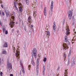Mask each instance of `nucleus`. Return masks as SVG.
<instances>
[{"label":"nucleus","instance_id":"nucleus-1","mask_svg":"<svg viewBox=\"0 0 76 76\" xmlns=\"http://www.w3.org/2000/svg\"><path fill=\"white\" fill-rule=\"evenodd\" d=\"M14 7L15 8L16 10V12H18V8L17 7L16 5L17 4L18 5V7L19 8V10L20 12H22L23 11V10L22 8V4L19 2H17V1H15L14 2Z\"/></svg>","mask_w":76,"mask_h":76},{"label":"nucleus","instance_id":"nucleus-2","mask_svg":"<svg viewBox=\"0 0 76 76\" xmlns=\"http://www.w3.org/2000/svg\"><path fill=\"white\" fill-rule=\"evenodd\" d=\"M11 22L10 23V25L11 28H13L15 26V22L13 21L15 20V17L14 16H12L11 17V19H10Z\"/></svg>","mask_w":76,"mask_h":76},{"label":"nucleus","instance_id":"nucleus-3","mask_svg":"<svg viewBox=\"0 0 76 76\" xmlns=\"http://www.w3.org/2000/svg\"><path fill=\"white\" fill-rule=\"evenodd\" d=\"M19 53H20V52L19 51V49L18 48L16 50V53H15V56L17 57V60L19 61L20 59V58H19Z\"/></svg>","mask_w":76,"mask_h":76},{"label":"nucleus","instance_id":"nucleus-4","mask_svg":"<svg viewBox=\"0 0 76 76\" xmlns=\"http://www.w3.org/2000/svg\"><path fill=\"white\" fill-rule=\"evenodd\" d=\"M37 50H36V48H34L33 50V53L35 58H37Z\"/></svg>","mask_w":76,"mask_h":76},{"label":"nucleus","instance_id":"nucleus-5","mask_svg":"<svg viewBox=\"0 0 76 76\" xmlns=\"http://www.w3.org/2000/svg\"><path fill=\"white\" fill-rule=\"evenodd\" d=\"M63 46L64 47V48H63L64 50L65 49V50H67L68 48H69V46L66 43H64Z\"/></svg>","mask_w":76,"mask_h":76},{"label":"nucleus","instance_id":"nucleus-6","mask_svg":"<svg viewBox=\"0 0 76 76\" xmlns=\"http://www.w3.org/2000/svg\"><path fill=\"white\" fill-rule=\"evenodd\" d=\"M73 12L71 11H69L68 13V18L69 19H70L72 18V14Z\"/></svg>","mask_w":76,"mask_h":76},{"label":"nucleus","instance_id":"nucleus-7","mask_svg":"<svg viewBox=\"0 0 76 76\" xmlns=\"http://www.w3.org/2000/svg\"><path fill=\"white\" fill-rule=\"evenodd\" d=\"M67 36H65V41L66 42L67 44H70V42L69 41V40L67 39Z\"/></svg>","mask_w":76,"mask_h":76},{"label":"nucleus","instance_id":"nucleus-8","mask_svg":"<svg viewBox=\"0 0 76 76\" xmlns=\"http://www.w3.org/2000/svg\"><path fill=\"white\" fill-rule=\"evenodd\" d=\"M53 4H54V2H53V1H51V4L50 6L51 12H53Z\"/></svg>","mask_w":76,"mask_h":76},{"label":"nucleus","instance_id":"nucleus-9","mask_svg":"<svg viewBox=\"0 0 76 76\" xmlns=\"http://www.w3.org/2000/svg\"><path fill=\"white\" fill-rule=\"evenodd\" d=\"M7 66L8 67V68H10V69H12V64L10 63H9L8 62L7 64Z\"/></svg>","mask_w":76,"mask_h":76},{"label":"nucleus","instance_id":"nucleus-10","mask_svg":"<svg viewBox=\"0 0 76 76\" xmlns=\"http://www.w3.org/2000/svg\"><path fill=\"white\" fill-rule=\"evenodd\" d=\"M5 13L6 14V16L7 17H8V16H10V12L8 11H5Z\"/></svg>","mask_w":76,"mask_h":76},{"label":"nucleus","instance_id":"nucleus-11","mask_svg":"<svg viewBox=\"0 0 76 76\" xmlns=\"http://www.w3.org/2000/svg\"><path fill=\"white\" fill-rule=\"evenodd\" d=\"M66 35H69V33H70V30H69V29H66Z\"/></svg>","mask_w":76,"mask_h":76},{"label":"nucleus","instance_id":"nucleus-12","mask_svg":"<svg viewBox=\"0 0 76 76\" xmlns=\"http://www.w3.org/2000/svg\"><path fill=\"white\" fill-rule=\"evenodd\" d=\"M66 56H67L66 55V52H65L64 53V55H63L64 58V60L65 61L66 60Z\"/></svg>","mask_w":76,"mask_h":76},{"label":"nucleus","instance_id":"nucleus-13","mask_svg":"<svg viewBox=\"0 0 76 76\" xmlns=\"http://www.w3.org/2000/svg\"><path fill=\"white\" fill-rule=\"evenodd\" d=\"M31 16H29L28 18V19L27 20V21L28 22H29V23H31Z\"/></svg>","mask_w":76,"mask_h":76},{"label":"nucleus","instance_id":"nucleus-14","mask_svg":"<svg viewBox=\"0 0 76 76\" xmlns=\"http://www.w3.org/2000/svg\"><path fill=\"white\" fill-rule=\"evenodd\" d=\"M47 32V34L45 33V35H48V36H50V32L49 31H48Z\"/></svg>","mask_w":76,"mask_h":76},{"label":"nucleus","instance_id":"nucleus-15","mask_svg":"<svg viewBox=\"0 0 76 76\" xmlns=\"http://www.w3.org/2000/svg\"><path fill=\"white\" fill-rule=\"evenodd\" d=\"M36 13H37V12H36L34 11L33 16H34V18L35 19H36V18H37V17H36V16H37V14H36Z\"/></svg>","mask_w":76,"mask_h":76},{"label":"nucleus","instance_id":"nucleus-16","mask_svg":"<svg viewBox=\"0 0 76 76\" xmlns=\"http://www.w3.org/2000/svg\"><path fill=\"white\" fill-rule=\"evenodd\" d=\"M76 38L75 37H74L73 39L72 40V44H73L74 43V41H76Z\"/></svg>","mask_w":76,"mask_h":76},{"label":"nucleus","instance_id":"nucleus-17","mask_svg":"<svg viewBox=\"0 0 76 76\" xmlns=\"http://www.w3.org/2000/svg\"><path fill=\"white\" fill-rule=\"evenodd\" d=\"M53 29H56V22H54L53 23Z\"/></svg>","mask_w":76,"mask_h":76},{"label":"nucleus","instance_id":"nucleus-18","mask_svg":"<svg viewBox=\"0 0 76 76\" xmlns=\"http://www.w3.org/2000/svg\"><path fill=\"white\" fill-rule=\"evenodd\" d=\"M2 54H3L6 55L7 54V51H2Z\"/></svg>","mask_w":76,"mask_h":76},{"label":"nucleus","instance_id":"nucleus-19","mask_svg":"<svg viewBox=\"0 0 76 76\" xmlns=\"http://www.w3.org/2000/svg\"><path fill=\"white\" fill-rule=\"evenodd\" d=\"M31 63L32 64V65H33L34 66L35 65V62H34V60H32L31 61Z\"/></svg>","mask_w":76,"mask_h":76},{"label":"nucleus","instance_id":"nucleus-20","mask_svg":"<svg viewBox=\"0 0 76 76\" xmlns=\"http://www.w3.org/2000/svg\"><path fill=\"white\" fill-rule=\"evenodd\" d=\"M65 71L66 72L64 73V76H67V75H66V74H68V72H67V69H65Z\"/></svg>","mask_w":76,"mask_h":76},{"label":"nucleus","instance_id":"nucleus-21","mask_svg":"<svg viewBox=\"0 0 76 76\" xmlns=\"http://www.w3.org/2000/svg\"><path fill=\"white\" fill-rule=\"evenodd\" d=\"M7 42H5L4 45V47H7Z\"/></svg>","mask_w":76,"mask_h":76},{"label":"nucleus","instance_id":"nucleus-22","mask_svg":"<svg viewBox=\"0 0 76 76\" xmlns=\"http://www.w3.org/2000/svg\"><path fill=\"white\" fill-rule=\"evenodd\" d=\"M12 48L13 49L12 51L13 52V53H15V47H14L13 46H12Z\"/></svg>","mask_w":76,"mask_h":76},{"label":"nucleus","instance_id":"nucleus-23","mask_svg":"<svg viewBox=\"0 0 76 76\" xmlns=\"http://www.w3.org/2000/svg\"><path fill=\"white\" fill-rule=\"evenodd\" d=\"M38 58L37 59V66L38 67L39 66V61H38Z\"/></svg>","mask_w":76,"mask_h":76},{"label":"nucleus","instance_id":"nucleus-24","mask_svg":"<svg viewBox=\"0 0 76 76\" xmlns=\"http://www.w3.org/2000/svg\"><path fill=\"white\" fill-rule=\"evenodd\" d=\"M71 63L72 65H75V61L74 60L73 61H72Z\"/></svg>","mask_w":76,"mask_h":76},{"label":"nucleus","instance_id":"nucleus-25","mask_svg":"<svg viewBox=\"0 0 76 76\" xmlns=\"http://www.w3.org/2000/svg\"><path fill=\"white\" fill-rule=\"evenodd\" d=\"M43 61L44 62H46V61H47V58H44Z\"/></svg>","mask_w":76,"mask_h":76},{"label":"nucleus","instance_id":"nucleus-26","mask_svg":"<svg viewBox=\"0 0 76 76\" xmlns=\"http://www.w3.org/2000/svg\"><path fill=\"white\" fill-rule=\"evenodd\" d=\"M26 4L27 5H28L29 4V1H26Z\"/></svg>","mask_w":76,"mask_h":76},{"label":"nucleus","instance_id":"nucleus-27","mask_svg":"<svg viewBox=\"0 0 76 76\" xmlns=\"http://www.w3.org/2000/svg\"><path fill=\"white\" fill-rule=\"evenodd\" d=\"M21 70L23 73H25V69H24V68L22 69Z\"/></svg>","mask_w":76,"mask_h":76},{"label":"nucleus","instance_id":"nucleus-28","mask_svg":"<svg viewBox=\"0 0 76 76\" xmlns=\"http://www.w3.org/2000/svg\"><path fill=\"white\" fill-rule=\"evenodd\" d=\"M43 71H45V66H43Z\"/></svg>","mask_w":76,"mask_h":76},{"label":"nucleus","instance_id":"nucleus-29","mask_svg":"<svg viewBox=\"0 0 76 76\" xmlns=\"http://www.w3.org/2000/svg\"><path fill=\"white\" fill-rule=\"evenodd\" d=\"M28 34L29 35H31V31H29Z\"/></svg>","mask_w":76,"mask_h":76},{"label":"nucleus","instance_id":"nucleus-30","mask_svg":"<svg viewBox=\"0 0 76 76\" xmlns=\"http://www.w3.org/2000/svg\"><path fill=\"white\" fill-rule=\"evenodd\" d=\"M31 65H29L28 66V70H30V69L31 68Z\"/></svg>","mask_w":76,"mask_h":76},{"label":"nucleus","instance_id":"nucleus-31","mask_svg":"<svg viewBox=\"0 0 76 76\" xmlns=\"http://www.w3.org/2000/svg\"><path fill=\"white\" fill-rule=\"evenodd\" d=\"M46 9L47 7H45L44 9V12H46L47 11V10H46Z\"/></svg>","mask_w":76,"mask_h":76},{"label":"nucleus","instance_id":"nucleus-32","mask_svg":"<svg viewBox=\"0 0 76 76\" xmlns=\"http://www.w3.org/2000/svg\"><path fill=\"white\" fill-rule=\"evenodd\" d=\"M3 33H4L5 32V31H6V29H3Z\"/></svg>","mask_w":76,"mask_h":76},{"label":"nucleus","instance_id":"nucleus-33","mask_svg":"<svg viewBox=\"0 0 76 76\" xmlns=\"http://www.w3.org/2000/svg\"><path fill=\"white\" fill-rule=\"evenodd\" d=\"M73 31L74 32V33L75 34H76V30L75 31V29H74L73 30Z\"/></svg>","mask_w":76,"mask_h":76},{"label":"nucleus","instance_id":"nucleus-34","mask_svg":"<svg viewBox=\"0 0 76 76\" xmlns=\"http://www.w3.org/2000/svg\"><path fill=\"white\" fill-rule=\"evenodd\" d=\"M47 14V12H44V15L45 16H46V15Z\"/></svg>","mask_w":76,"mask_h":76},{"label":"nucleus","instance_id":"nucleus-35","mask_svg":"<svg viewBox=\"0 0 76 76\" xmlns=\"http://www.w3.org/2000/svg\"><path fill=\"white\" fill-rule=\"evenodd\" d=\"M45 31L46 32H48V31H49L48 30V29H45Z\"/></svg>","mask_w":76,"mask_h":76},{"label":"nucleus","instance_id":"nucleus-36","mask_svg":"<svg viewBox=\"0 0 76 76\" xmlns=\"http://www.w3.org/2000/svg\"><path fill=\"white\" fill-rule=\"evenodd\" d=\"M42 73L43 75H45V71H43Z\"/></svg>","mask_w":76,"mask_h":76},{"label":"nucleus","instance_id":"nucleus-37","mask_svg":"<svg viewBox=\"0 0 76 76\" xmlns=\"http://www.w3.org/2000/svg\"><path fill=\"white\" fill-rule=\"evenodd\" d=\"M5 34H8V31H5Z\"/></svg>","mask_w":76,"mask_h":76},{"label":"nucleus","instance_id":"nucleus-38","mask_svg":"<svg viewBox=\"0 0 76 76\" xmlns=\"http://www.w3.org/2000/svg\"><path fill=\"white\" fill-rule=\"evenodd\" d=\"M0 75L1 76H3V73L2 72H1Z\"/></svg>","mask_w":76,"mask_h":76},{"label":"nucleus","instance_id":"nucleus-39","mask_svg":"<svg viewBox=\"0 0 76 76\" xmlns=\"http://www.w3.org/2000/svg\"><path fill=\"white\" fill-rule=\"evenodd\" d=\"M65 23V20H64L63 22V25H64Z\"/></svg>","mask_w":76,"mask_h":76},{"label":"nucleus","instance_id":"nucleus-40","mask_svg":"<svg viewBox=\"0 0 76 76\" xmlns=\"http://www.w3.org/2000/svg\"><path fill=\"white\" fill-rule=\"evenodd\" d=\"M66 27L67 28L66 29H69V26L68 25H66Z\"/></svg>","mask_w":76,"mask_h":76},{"label":"nucleus","instance_id":"nucleus-41","mask_svg":"<svg viewBox=\"0 0 76 76\" xmlns=\"http://www.w3.org/2000/svg\"><path fill=\"white\" fill-rule=\"evenodd\" d=\"M2 14L3 16H4V12H2Z\"/></svg>","mask_w":76,"mask_h":76},{"label":"nucleus","instance_id":"nucleus-42","mask_svg":"<svg viewBox=\"0 0 76 76\" xmlns=\"http://www.w3.org/2000/svg\"><path fill=\"white\" fill-rule=\"evenodd\" d=\"M74 25H75V23H72V26H73V27H74Z\"/></svg>","mask_w":76,"mask_h":76},{"label":"nucleus","instance_id":"nucleus-43","mask_svg":"<svg viewBox=\"0 0 76 76\" xmlns=\"http://www.w3.org/2000/svg\"><path fill=\"white\" fill-rule=\"evenodd\" d=\"M71 53H69V55H68L69 57H70V56H71Z\"/></svg>","mask_w":76,"mask_h":76},{"label":"nucleus","instance_id":"nucleus-44","mask_svg":"<svg viewBox=\"0 0 76 76\" xmlns=\"http://www.w3.org/2000/svg\"><path fill=\"white\" fill-rule=\"evenodd\" d=\"M1 58H0V65H1Z\"/></svg>","mask_w":76,"mask_h":76},{"label":"nucleus","instance_id":"nucleus-45","mask_svg":"<svg viewBox=\"0 0 76 76\" xmlns=\"http://www.w3.org/2000/svg\"><path fill=\"white\" fill-rule=\"evenodd\" d=\"M1 7H2V8H3V4H1Z\"/></svg>","mask_w":76,"mask_h":76},{"label":"nucleus","instance_id":"nucleus-46","mask_svg":"<svg viewBox=\"0 0 76 76\" xmlns=\"http://www.w3.org/2000/svg\"><path fill=\"white\" fill-rule=\"evenodd\" d=\"M25 30L27 32H28V30L27 29H25Z\"/></svg>","mask_w":76,"mask_h":76},{"label":"nucleus","instance_id":"nucleus-47","mask_svg":"<svg viewBox=\"0 0 76 76\" xmlns=\"http://www.w3.org/2000/svg\"><path fill=\"white\" fill-rule=\"evenodd\" d=\"M2 28L3 29H5V27L4 26H3Z\"/></svg>","mask_w":76,"mask_h":76},{"label":"nucleus","instance_id":"nucleus-48","mask_svg":"<svg viewBox=\"0 0 76 76\" xmlns=\"http://www.w3.org/2000/svg\"><path fill=\"white\" fill-rule=\"evenodd\" d=\"M10 76H13V75L12 74H11L10 75Z\"/></svg>","mask_w":76,"mask_h":76},{"label":"nucleus","instance_id":"nucleus-49","mask_svg":"<svg viewBox=\"0 0 76 76\" xmlns=\"http://www.w3.org/2000/svg\"><path fill=\"white\" fill-rule=\"evenodd\" d=\"M69 53H72V51H69Z\"/></svg>","mask_w":76,"mask_h":76},{"label":"nucleus","instance_id":"nucleus-50","mask_svg":"<svg viewBox=\"0 0 76 76\" xmlns=\"http://www.w3.org/2000/svg\"><path fill=\"white\" fill-rule=\"evenodd\" d=\"M33 26H33V25H31V28H33Z\"/></svg>","mask_w":76,"mask_h":76},{"label":"nucleus","instance_id":"nucleus-51","mask_svg":"<svg viewBox=\"0 0 76 76\" xmlns=\"http://www.w3.org/2000/svg\"><path fill=\"white\" fill-rule=\"evenodd\" d=\"M0 4H2V1H0Z\"/></svg>","mask_w":76,"mask_h":76},{"label":"nucleus","instance_id":"nucleus-52","mask_svg":"<svg viewBox=\"0 0 76 76\" xmlns=\"http://www.w3.org/2000/svg\"><path fill=\"white\" fill-rule=\"evenodd\" d=\"M20 64L21 65V66L22 67H23V66L22 65V64H21V63Z\"/></svg>","mask_w":76,"mask_h":76},{"label":"nucleus","instance_id":"nucleus-53","mask_svg":"<svg viewBox=\"0 0 76 76\" xmlns=\"http://www.w3.org/2000/svg\"><path fill=\"white\" fill-rule=\"evenodd\" d=\"M12 13L13 14H15V12H12Z\"/></svg>","mask_w":76,"mask_h":76},{"label":"nucleus","instance_id":"nucleus-54","mask_svg":"<svg viewBox=\"0 0 76 76\" xmlns=\"http://www.w3.org/2000/svg\"><path fill=\"white\" fill-rule=\"evenodd\" d=\"M29 1V0H25V1Z\"/></svg>","mask_w":76,"mask_h":76},{"label":"nucleus","instance_id":"nucleus-55","mask_svg":"<svg viewBox=\"0 0 76 76\" xmlns=\"http://www.w3.org/2000/svg\"><path fill=\"white\" fill-rule=\"evenodd\" d=\"M17 34H19V31H17Z\"/></svg>","mask_w":76,"mask_h":76},{"label":"nucleus","instance_id":"nucleus-56","mask_svg":"<svg viewBox=\"0 0 76 76\" xmlns=\"http://www.w3.org/2000/svg\"><path fill=\"white\" fill-rule=\"evenodd\" d=\"M0 24H1V21H0Z\"/></svg>","mask_w":76,"mask_h":76},{"label":"nucleus","instance_id":"nucleus-57","mask_svg":"<svg viewBox=\"0 0 76 76\" xmlns=\"http://www.w3.org/2000/svg\"><path fill=\"white\" fill-rule=\"evenodd\" d=\"M12 15H13V14H11V16H12Z\"/></svg>","mask_w":76,"mask_h":76},{"label":"nucleus","instance_id":"nucleus-58","mask_svg":"<svg viewBox=\"0 0 76 76\" xmlns=\"http://www.w3.org/2000/svg\"><path fill=\"white\" fill-rule=\"evenodd\" d=\"M1 61H3V60H2Z\"/></svg>","mask_w":76,"mask_h":76},{"label":"nucleus","instance_id":"nucleus-59","mask_svg":"<svg viewBox=\"0 0 76 76\" xmlns=\"http://www.w3.org/2000/svg\"><path fill=\"white\" fill-rule=\"evenodd\" d=\"M49 37H48V38H49Z\"/></svg>","mask_w":76,"mask_h":76},{"label":"nucleus","instance_id":"nucleus-60","mask_svg":"<svg viewBox=\"0 0 76 76\" xmlns=\"http://www.w3.org/2000/svg\"><path fill=\"white\" fill-rule=\"evenodd\" d=\"M54 29V30H55V29Z\"/></svg>","mask_w":76,"mask_h":76},{"label":"nucleus","instance_id":"nucleus-61","mask_svg":"<svg viewBox=\"0 0 76 76\" xmlns=\"http://www.w3.org/2000/svg\"><path fill=\"white\" fill-rule=\"evenodd\" d=\"M27 24H28V23H27Z\"/></svg>","mask_w":76,"mask_h":76},{"label":"nucleus","instance_id":"nucleus-62","mask_svg":"<svg viewBox=\"0 0 76 76\" xmlns=\"http://www.w3.org/2000/svg\"><path fill=\"white\" fill-rule=\"evenodd\" d=\"M48 76H49V75H48Z\"/></svg>","mask_w":76,"mask_h":76}]
</instances>
